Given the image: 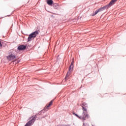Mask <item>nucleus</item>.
Returning a JSON list of instances; mask_svg holds the SVG:
<instances>
[{
  "mask_svg": "<svg viewBox=\"0 0 126 126\" xmlns=\"http://www.w3.org/2000/svg\"><path fill=\"white\" fill-rule=\"evenodd\" d=\"M118 0H111V1L109 2V3L105 6H104L103 7L99 8L98 10H96L94 13L93 14V16H95L96 14L98 13V12H100L101 11H103V10H105V9H108V8H110L111 6L112 5H114Z\"/></svg>",
  "mask_w": 126,
  "mask_h": 126,
  "instance_id": "obj_1",
  "label": "nucleus"
},
{
  "mask_svg": "<svg viewBox=\"0 0 126 126\" xmlns=\"http://www.w3.org/2000/svg\"><path fill=\"white\" fill-rule=\"evenodd\" d=\"M82 110L83 111V116L84 117H85V116H86V115H88V114H87V108H86V107L82 106Z\"/></svg>",
  "mask_w": 126,
  "mask_h": 126,
  "instance_id": "obj_7",
  "label": "nucleus"
},
{
  "mask_svg": "<svg viewBox=\"0 0 126 126\" xmlns=\"http://www.w3.org/2000/svg\"><path fill=\"white\" fill-rule=\"evenodd\" d=\"M26 49V46L25 45H20L18 47V50L19 51H23V50H25Z\"/></svg>",
  "mask_w": 126,
  "mask_h": 126,
  "instance_id": "obj_8",
  "label": "nucleus"
},
{
  "mask_svg": "<svg viewBox=\"0 0 126 126\" xmlns=\"http://www.w3.org/2000/svg\"><path fill=\"white\" fill-rule=\"evenodd\" d=\"M47 4H48V5H52V4L54 3V1H53V0H47Z\"/></svg>",
  "mask_w": 126,
  "mask_h": 126,
  "instance_id": "obj_10",
  "label": "nucleus"
},
{
  "mask_svg": "<svg viewBox=\"0 0 126 126\" xmlns=\"http://www.w3.org/2000/svg\"><path fill=\"white\" fill-rule=\"evenodd\" d=\"M35 120H36V118L35 117H33L31 120L29 121L26 125L25 126H30L31 125H32V123H34L35 122Z\"/></svg>",
  "mask_w": 126,
  "mask_h": 126,
  "instance_id": "obj_5",
  "label": "nucleus"
},
{
  "mask_svg": "<svg viewBox=\"0 0 126 126\" xmlns=\"http://www.w3.org/2000/svg\"><path fill=\"white\" fill-rule=\"evenodd\" d=\"M15 56L11 55L8 58H7V60H8V61H12V60H15Z\"/></svg>",
  "mask_w": 126,
  "mask_h": 126,
  "instance_id": "obj_9",
  "label": "nucleus"
},
{
  "mask_svg": "<svg viewBox=\"0 0 126 126\" xmlns=\"http://www.w3.org/2000/svg\"><path fill=\"white\" fill-rule=\"evenodd\" d=\"M73 68V65H70L69 67V71L67 72L66 77H65L66 80H67L68 79V77L70 75V71H72Z\"/></svg>",
  "mask_w": 126,
  "mask_h": 126,
  "instance_id": "obj_3",
  "label": "nucleus"
},
{
  "mask_svg": "<svg viewBox=\"0 0 126 126\" xmlns=\"http://www.w3.org/2000/svg\"><path fill=\"white\" fill-rule=\"evenodd\" d=\"M75 116L78 118V119H80V120H83V121H85L86 120V118H89V115L86 114L85 116H84L83 115L82 116L79 117L77 114H74Z\"/></svg>",
  "mask_w": 126,
  "mask_h": 126,
  "instance_id": "obj_4",
  "label": "nucleus"
},
{
  "mask_svg": "<svg viewBox=\"0 0 126 126\" xmlns=\"http://www.w3.org/2000/svg\"><path fill=\"white\" fill-rule=\"evenodd\" d=\"M37 35H39V32L38 31H35L31 33L29 35V37L28 38V42H30L32 41V39H33V38H36V36H37Z\"/></svg>",
  "mask_w": 126,
  "mask_h": 126,
  "instance_id": "obj_2",
  "label": "nucleus"
},
{
  "mask_svg": "<svg viewBox=\"0 0 126 126\" xmlns=\"http://www.w3.org/2000/svg\"><path fill=\"white\" fill-rule=\"evenodd\" d=\"M71 65H73V61H72L71 63Z\"/></svg>",
  "mask_w": 126,
  "mask_h": 126,
  "instance_id": "obj_12",
  "label": "nucleus"
},
{
  "mask_svg": "<svg viewBox=\"0 0 126 126\" xmlns=\"http://www.w3.org/2000/svg\"><path fill=\"white\" fill-rule=\"evenodd\" d=\"M83 106H84V107H87V104L85 102H83Z\"/></svg>",
  "mask_w": 126,
  "mask_h": 126,
  "instance_id": "obj_11",
  "label": "nucleus"
},
{
  "mask_svg": "<svg viewBox=\"0 0 126 126\" xmlns=\"http://www.w3.org/2000/svg\"><path fill=\"white\" fill-rule=\"evenodd\" d=\"M52 105H53V100H51L48 104H46V106L44 107V110H49Z\"/></svg>",
  "mask_w": 126,
  "mask_h": 126,
  "instance_id": "obj_6",
  "label": "nucleus"
}]
</instances>
